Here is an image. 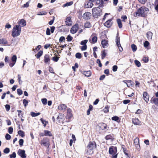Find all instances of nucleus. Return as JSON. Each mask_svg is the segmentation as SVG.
Wrapping results in <instances>:
<instances>
[{
    "label": "nucleus",
    "instance_id": "c03bdc74",
    "mask_svg": "<svg viewBox=\"0 0 158 158\" xmlns=\"http://www.w3.org/2000/svg\"><path fill=\"white\" fill-rule=\"evenodd\" d=\"M150 43L148 41L144 42L143 45L145 48H147L149 45Z\"/></svg>",
    "mask_w": 158,
    "mask_h": 158
},
{
    "label": "nucleus",
    "instance_id": "aec40b11",
    "mask_svg": "<svg viewBox=\"0 0 158 158\" xmlns=\"http://www.w3.org/2000/svg\"><path fill=\"white\" fill-rule=\"evenodd\" d=\"M101 44L103 48H105L106 47L108 44L107 41L106 40H102L101 42Z\"/></svg>",
    "mask_w": 158,
    "mask_h": 158
},
{
    "label": "nucleus",
    "instance_id": "79ce46f5",
    "mask_svg": "<svg viewBox=\"0 0 158 158\" xmlns=\"http://www.w3.org/2000/svg\"><path fill=\"white\" fill-rule=\"evenodd\" d=\"M17 112H18V116L20 118L23 117V113H22V111L21 110H17Z\"/></svg>",
    "mask_w": 158,
    "mask_h": 158
},
{
    "label": "nucleus",
    "instance_id": "4be33fe9",
    "mask_svg": "<svg viewBox=\"0 0 158 158\" xmlns=\"http://www.w3.org/2000/svg\"><path fill=\"white\" fill-rule=\"evenodd\" d=\"M44 135L46 136H52V134L51 133V132L48 130H44Z\"/></svg>",
    "mask_w": 158,
    "mask_h": 158
},
{
    "label": "nucleus",
    "instance_id": "f8f14e48",
    "mask_svg": "<svg viewBox=\"0 0 158 158\" xmlns=\"http://www.w3.org/2000/svg\"><path fill=\"white\" fill-rule=\"evenodd\" d=\"M98 126L102 130L105 131L108 130L107 129V125L106 124L104 123H101L99 124Z\"/></svg>",
    "mask_w": 158,
    "mask_h": 158
},
{
    "label": "nucleus",
    "instance_id": "864d4df0",
    "mask_svg": "<svg viewBox=\"0 0 158 158\" xmlns=\"http://www.w3.org/2000/svg\"><path fill=\"white\" fill-rule=\"evenodd\" d=\"M13 131V129L12 127H9L8 129V132L10 134H11Z\"/></svg>",
    "mask_w": 158,
    "mask_h": 158
},
{
    "label": "nucleus",
    "instance_id": "f704fd0d",
    "mask_svg": "<svg viewBox=\"0 0 158 158\" xmlns=\"http://www.w3.org/2000/svg\"><path fill=\"white\" fill-rule=\"evenodd\" d=\"M62 116H58L57 117V119L59 123H63V118L61 117Z\"/></svg>",
    "mask_w": 158,
    "mask_h": 158
},
{
    "label": "nucleus",
    "instance_id": "8fccbe9b",
    "mask_svg": "<svg viewBox=\"0 0 158 158\" xmlns=\"http://www.w3.org/2000/svg\"><path fill=\"white\" fill-rule=\"evenodd\" d=\"M87 42H88V40H85L82 41L81 42L80 44L82 45H86V44Z\"/></svg>",
    "mask_w": 158,
    "mask_h": 158
},
{
    "label": "nucleus",
    "instance_id": "69168bd1",
    "mask_svg": "<svg viewBox=\"0 0 158 158\" xmlns=\"http://www.w3.org/2000/svg\"><path fill=\"white\" fill-rule=\"evenodd\" d=\"M123 151L124 152V153L127 156V158H130V156H129L128 155V154L126 152V149L124 148L123 147Z\"/></svg>",
    "mask_w": 158,
    "mask_h": 158
},
{
    "label": "nucleus",
    "instance_id": "0e129e2a",
    "mask_svg": "<svg viewBox=\"0 0 158 158\" xmlns=\"http://www.w3.org/2000/svg\"><path fill=\"white\" fill-rule=\"evenodd\" d=\"M118 67L117 65H114L112 67V70L113 72H116L117 71Z\"/></svg>",
    "mask_w": 158,
    "mask_h": 158
},
{
    "label": "nucleus",
    "instance_id": "4468645a",
    "mask_svg": "<svg viewBox=\"0 0 158 158\" xmlns=\"http://www.w3.org/2000/svg\"><path fill=\"white\" fill-rule=\"evenodd\" d=\"M112 20V19L108 20L104 24V26L108 28L110 27L113 23Z\"/></svg>",
    "mask_w": 158,
    "mask_h": 158
},
{
    "label": "nucleus",
    "instance_id": "680f3d73",
    "mask_svg": "<svg viewBox=\"0 0 158 158\" xmlns=\"http://www.w3.org/2000/svg\"><path fill=\"white\" fill-rule=\"evenodd\" d=\"M24 140L22 139H20L19 140V145L20 146H22L23 145Z\"/></svg>",
    "mask_w": 158,
    "mask_h": 158
},
{
    "label": "nucleus",
    "instance_id": "1a4fd4ad",
    "mask_svg": "<svg viewBox=\"0 0 158 158\" xmlns=\"http://www.w3.org/2000/svg\"><path fill=\"white\" fill-rule=\"evenodd\" d=\"M91 16V13L87 12L84 13L83 16V18L86 20H88L90 19V17Z\"/></svg>",
    "mask_w": 158,
    "mask_h": 158
},
{
    "label": "nucleus",
    "instance_id": "bb28decb",
    "mask_svg": "<svg viewBox=\"0 0 158 158\" xmlns=\"http://www.w3.org/2000/svg\"><path fill=\"white\" fill-rule=\"evenodd\" d=\"M117 22L119 28H121L122 27L123 25L122 24L121 19H117Z\"/></svg>",
    "mask_w": 158,
    "mask_h": 158
},
{
    "label": "nucleus",
    "instance_id": "2eb2a0df",
    "mask_svg": "<svg viewBox=\"0 0 158 158\" xmlns=\"http://www.w3.org/2000/svg\"><path fill=\"white\" fill-rule=\"evenodd\" d=\"M132 122L133 124L135 125H141V123L139 120L136 118L132 119Z\"/></svg>",
    "mask_w": 158,
    "mask_h": 158
},
{
    "label": "nucleus",
    "instance_id": "3c124183",
    "mask_svg": "<svg viewBox=\"0 0 158 158\" xmlns=\"http://www.w3.org/2000/svg\"><path fill=\"white\" fill-rule=\"evenodd\" d=\"M5 139L7 140H9L11 138V136L9 134L7 133L5 136Z\"/></svg>",
    "mask_w": 158,
    "mask_h": 158
},
{
    "label": "nucleus",
    "instance_id": "e2e57ef3",
    "mask_svg": "<svg viewBox=\"0 0 158 158\" xmlns=\"http://www.w3.org/2000/svg\"><path fill=\"white\" fill-rule=\"evenodd\" d=\"M51 31L49 28L48 27L46 29V34L47 35H50L51 34Z\"/></svg>",
    "mask_w": 158,
    "mask_h": 158
},
{
    "label": "nucleus",
    "instance_id": "603ef678",
    "mask_svg": "<svg viewBox=\"0 0 158 158\" xmlns=\"http://www.w3.org/2000/svg\"><path fill=\"white\" fill-rule=\"evenodd\" d=\"M47 13L45 11H43L40 12L38 14V15H46Z\"/></svg>",
    "mask_w": 158,
    "mask_h": 158
},
{
    "label": "nucleus",
    "instance_id": "c85d7f7f",
    "mask_svg": "<svg viewBox=\"0 0 158 158\" xmlns=\"http://www.w3.org/2000/svg\"><path fill=\"white\" fill-rule=\"evenodd\" d=\"M7 43L6 40L5 39L2 38L0 39V44H6Z\"/></svg>",
    "mask_w": 158,
    "mask_h": 158
},
{
    "label": "nucleus",
    "instance_id": "09e8293b",
    "mask_svg": "<svg viewBox=\"0 0 158 158\" xmlns=\"http://www.w3.org/2000/svg\"><path fill=\"white\" fill-rule=\"evenodd\" d=\"M41 101L44 105H45L47 103V100L46 98H42L41 99Z\"/></svg>",
    "mask_w": 158,
    "mask_h": 158
},
{
    "label": "nucleus",
    "instance_id": "13d9d810",
    "mask_svg": "<svg viewBox=\"0 0 158 158\" xmlns=\"http://www.w3.org/2000/svg\"><path fill=\"white\" fill-rule=\"evenodd\" d=\"M112 136L111 135H107L105 138V139L107 140L112 139Z\"/></svg>",
    "mask_w": 158,
    "mask_h": 158
},
{
    "label": "nucleus",
    "instance_id": "49530a36",
    "mask_svg": "<svg viewBox=\"0 0 158 158\" xmlns=\"http://www.w3.org/2000/svg\"><path fill=\"white\" fill-rule=\"evenodd\" d=\"M66 39H67L68 41L70 42L72 40L73 38L70 35H69L67 36Z\"/></svg>",
    "mask_w": 158,
    "mask_h": 158
},
{
    "label": "nucleus",
    "instance_id": "412c9836",
    "mask_svg": "<svg viewBox=\"0 0 158 158\" xmlns=\"http://www.w3.org/2000/svg\"><path fill=\"white\" fill-rule=\"evenodd\" d=\"M66 107L67 106L66 105L62 104L59 106L58 107V108L59 110H65Z\"/></svg>",
    "mask_w": 158,
    "mask_h": 158
},
{
    "label": "nucleus",
    "instance_id": "37998d69",
    "mask_svg": "<svg viewBox=\"0 0 158 158\" xmlns=\"http://www.w3.org/2000/svg\"><path fill=\"white\" fill-rule=\"evenodd\" d=\"M106 55V52L105 50H103L102 52V59H103Z\"/></svg>",
    "mask_w": 158,
    "mask_h": 158
},
{
    "label": "nucleus",
    "instance_id": "c756f323",
    "mask_svg": "<svg viewBox=\"0 0 158 158\" xmlns=\"http://www.w3.org/2000/svg\"><path fill=\"white\" fill-rule=\"evenodd\" d=\"M40 120L43 125L45 127L47 124L48 123V121H46L43 118H41L40 119Z\"/></svg>",
    "mask_w": 158,
    "mask_h": 158
},
{
    "label": "nucleus",
    "instance_id": "ea45409f",
    "mask_svg": "<svg viewBox=\"0 0 158 158\" xmlns=\"http://www.w3.org/2000/svg\"><path fill=\"white\" fill-rule=\"evenodd\" d=\"M134 63L138 67H140L141 65L140 62L137 60H135Z\"/></svg>",
    "mask_w": 158,
    "mask_h": 158
},
{
    "label": "nucleus",
    "instance_id": "bf43d9fd",
    "mask_svg": "<svg viewBox=\"0 0 158 158\" xmlns=\"http://www.w3.org/2000/svg\"><path fill=\"white\" fill-rule=\"evenodd\" d=\"M5 107L6 109V110L7 111H8L10 110V105L9 104H6V105H5Z\"/></svg>",
    "mask_w": 158,
    "mask_h": 158
},
{
    "label": "nucleus",
    "instance_id": "5fc2aeb1",
    "mask_svg": "<svg viewBox=\"0 0 158 158\" xmlns=\"http://www.w3.org/2000/svg\"><path fill=\"white\" fill-rule=\"evenodd\" d=\"M28 102L27 100L25 99H24L23 100V103L25 107H26L28 104Z\"/></svg>",
    "mask_w": 158,
    "mask_h": 158
},
{
    "label": "nucleus",
    "instance_id": "473e14b6",
    "mask_svg": "<svg viewBox=\"0 0 158 158\" xmlns=\"http://www.w3.org/2000/svg\"><path fill=\"white\" fill-rule=\"evenodd\" d=\"M131 47L132 50L133 52H135L136 51L137 47L136 45L134 44H132L131 45Z\"/></svg>",
    "mask_w": 158,
    "mask_h": 158
},
{
    "label": "nucleus",
    "instance_id": "e433bc0d",
    "mask_svg": "<svg viewBox=\"0 0 158 158\" xmlns=\"http://www.w3.org/2000/svg\"><path fill=\"white\" fill-rule=\"evenodd\" d=\"M91 25L89 22H87L85 23L84 25L85 27V28H89L91 27Z\"/></svg>",
    "mask_w": 158,
    "mask_h": 158
},
{
    "label": "nucleus",
    "instance_id": "423d86ee",
    "mask_svg": "<svg viewBox=\"0 0 158 158\" xmlns=\"http://www.w3.org/2000/svg\"><path fill=\"white\" fill-rule=\"evenodd\" d=\"M115 42L116 45L118 48L120 52H122L123 50V48L121 46L120 42V37L119 36V34L118 33H117L116 35V39Z\"/></svg>",
    "mask_w": 158,
    "mask_h": 158
},
{
    "label": "nucleus",
    "instance_id": "dca6fc26",
    "mask_svg": "<svg viewBox=\"0 0 158 158\" xmlns=\"http://www.w3.org/2000/svg\"><path fill=\"white\" fill-rule=\"evenodd\" d=\"M67 26L66 25H61L58 27V31L59 32H65L67 31Z\"/></svg>",
    "mask_w": 158,
    "mask_h": 158
},
{
    "label": "nucleus",
    "instance_id": "6ab92c4d",
    "mask_svg": "<svg viewBox=\"0 0 158 158\" xmlns=\"http://www.w3.org/2000/svg\"><path fill=\"white\" fill-rule=\"evenodd\" d=\"M94 4L92 2L89 1L86 2L85 4V6L86 8H89L92 7L93 6Z\"/></svg>",
    "mask_w": 158,
    "mask_h": 158
},
{
    "label": "nucleus",
    "instance_id": "f3484780",
    "mask_svg": "<svg viewBox=\"0 0 158 158\" xmlns=\"http://www.w3.org/2000/svg\"><path fill=\"white\" fill-rule=\"evenodd\" d=\"M50 56L48 54H46L44 56V61L45 63L48 64L50 61Z\"/></svg>",
    "mask_w": 158,
    "mask_h": 158
},
{
    "label": "nucleus",
    "instance_id": "2f4dec72",
    "mask_svg": "<svg viewBox=\"0 0 158 158\" xmlns=\"http://www.w3.org/2000/svg\"><path fill=\"white\" fill-rule=\"evenodd\" d=\"M30 113L32 117H35L37 116L40 114V112L35 113L33 112H31Z\"/></svg>",
    "mask_w": 158,
    "mask_h": 158
},
{
    "label": "nucleus",
    "instance_id": "338daca9",
    "mask_svg": "<svg viewBox=\"0 0 158 158\" xmlns=\"http://www.w3.org/2000/svg\"><path fill=\"white\" fill-rule=\"evenodd\" d=\"M87 48V46L86 45H83L81 47V49L82 51L85 50Z\"/></svg>",
    "mask_w": 158,
    "mask_h": 158
},
{
    "label": "nucleus",
    "instance_id": "a19ab883",
    "mask_svg": "<svg viewBox=\"0 0 158 158\" xmlns=\"http://www.w3.org/2000/svg\"><path fill=\"white\" fill-rule=\"evenodd\" d=\"M75 57L77 59H81L82 57V55L80 52H77L75 54Z\"/></svg>",
    "mask_w": 158,
    "mask_h": 158
},
{
    "label": "nucleus",
    "instance_id": "f257e3e1",
    "mask_svg": "<svg viewBox=\"0 0 158 158\" xmlns=\"http://www.w3.org/2000/svg\"><path fill=\"white\" fill-rule=\"evenodd\" d=\"M21 31V27L19 25L15 26L12 31L11 35L13 37L18 36L20 35Z\"/></svg>",
    "mask_w": 158,
    "mask_h": 158
},
{
    "label": "nucleus",
    "instance_id": "4c0bfd02",
    "mask_svg": "<svg viewBox=\"0 0 158 158\" xmlns=\"http://www.w3.org/2000/svg\"><path fill=\"white\" fill-rule=\"evenodd\" d=\"M155 4V9L157 11H158V0H156L154 2Z\"/></svg>",
    "mask_w": 158,
    "mask_h": 158
},
{
    "label": "nucleus",
    "instance_id": "4d7b16f0",
    "mask_svg": "<svg viewBox=\"0 0 158 158\" xmlns=\"http://www.w3.org/2000/svg\"><path fill=\"white\" fill-rule=\"evenodd\" d=\"M59 57L57 56H53L52 57V60L56 62L58 61L59 59Z\"/></svg>",
    "mask_w": 158,
    "mask_h": 158
},
{
    "label": "nucleus",
    "instance_id": "5701e85b",
    "mask_svg": "<svg viewBox=\"0 0 158 158\" xmlns=\"http://www.w3.org/2000/svg\"><path fill=\"white\" fill-rule=\"evenodd\" d=\"M43 54V51L42 50L40 51L37 53L35 55V56L37 59H39L42 55Z\"/></svg>",
    "mask_w": 158,
    "mask_h": 158
},
{
    "label": "nucleus",
    "instance_id": "72a5a7b5",
    "mask_svg": "<svg viewBox=\"0 0 158 158\" xmlns=\"http://www.w3.org/2000/svg\"><path fill=\"white\" fill-rule=\"evenodd\" d=\"M73 3V1H70L69 2H67L63 5V7H65L66 6H68L72 5Z\"/></svg>",
    "mask_w": 158,
    "mask_h": 158
},
{
    "label": "nucleus",
    "instance_id": "b1692460",
    "mask_svg": "<svg viewBox=\"0 0 158 158\" xmlns=\"http://www.w3.org/2000/svg\"><path fill=\"white\" fill-rule=\"evenodd\" d=\"M120 118L117 116H114L111 118L112 120L116 121L117 122H120Z\"/></svg>",
    "mask_w": 158,
    "mask_h": 158
},
{
    "label": "nucleus",
    "instance_id": "cd10ccee",
    "mask_svg": "<svg viewBox=\"0 0 158 158\" xmlns=\"http://www.w3.org/2000/svg\"><path fill=\"white\" fill-rule=\"evenodd\" d=\"M93 106L91 105H90L89 106V108L87 111V114L89 115L90 114V111L93 110Z\"/></svg>",
    "mask_w": 158,
    "mask_h": 158
},
{
    "label": "nucleus",
    "instance_id": "9b49d317",
    "mask_svg": "<svg viewBox=\"0 0 158 158\" xmlns=\"http://www.w3.org/2000/svg\"><path fill=\"white\" fill-rule=\"evenodd\" d=\"M117 152V148L116 147L112 146L110 147L109 152L110 154L112 155L113 153L115 154Z\"/></svg>",
    "mask_w": 158,
    "mask_h": 158
},
{
    "label": "nucleus",
    "instance_id": "7ed1b4c3",
    "mask_svg": "<svg viewBox=\"0 0 158 158\" xmlns=\"http://www.w3.org/2000/svg\"><path fill=\"white\" fill-rule=\"evenodd\" d=\"M100 7L99 6L98 7H94L92 9V14L94 18H98L102 15V11Z\"/></svg>",
    "mask_w": 158,
    "mask_h": 158
},
{
    "label": "nucleus",
    "instance_id": "6e6552de",
    "mask_svg": "<svg viewBox=\"0 0 158 158\" xmlns=\"http://www.w3.org/2000/svg\"><path fill=\"white\" fill-rule=\"evenodd\" d=\"M18 154L22 158H25L26 157L27 155L25 153V151L24 150L19 149Z\"/></svg>",
    "mask_w": 158,
    "mask_h": 158
},
{
    "label": "nucleus",
    "instance_id": "20e7f679",
    "mask_svg": "<svg viewBox=\"0 0 158 158\" xmlns=\"http://www.w3.org/2000/svg\"><path fill=\"white\" fill-rule=\"evenodd\" d=\"M135 13L136 15L143 17H147L148 14V12H145L143 6L139 8L138 10L135 12Z\"/></svg>",
    "mask_w": 158,
    "mask_h": 158
},
{
    "label": "nucleus",
    "instance_id": "de8ad7c7",
    "mask_svg": "<svg viewBox=\"0 0 158 158\" xmlns=\"http://www.w3.org/2000/svg\"><path fill=\"white\" fill-rule=\"evenodd\" d=\"M10 152V149L8 148H6L3 150V152L4 153L6 154H7L9 153Z\"/></svg>",
    "mask_w": 158,
    "mask_h": 158
},
{
    "label": "nucleus",
    "instance_id": "774afa93",
    "mask_svg": "<svg viewBox=\"0 0 158 158\" xmlns=\"http://www.w3.org/2000/svg\"><path fill=\"white\" fill-rule=\"evenodd\" d=\"M30 0L27 2L25 4L23 5V7L24 8L27 7L29 6Z\"/></svg>",
    "mask_w": 158,
    "mask_h": 158
},
{
    "label": "nucleus",
    "instance_id": "9d476101",
    "mask_svg": "<svg viewBox=\"0 0 158 158\" xmlns=\"http://www.w3.org/2000/svg\"><path fill=\"white\" fill-rule=\"evenodd\" d=\"M17 59V56L16 55H14L11 58L12 63H10L9 64V66L12 67L15 64Z\"/></svg>",
    "mask_w": 158,
    "mask_h": 158
},
{
    "label": "nucleus",
    "instance_id": "7c9ffc66",
    "mask_svg": "<svg viewBox=\"0 0 158 158\" xmlns=\"http://www.w3.org/2000/svg\"><path fill=\"white\" fill-rule=\"evenodd\" d=\"M18 133V135L21 136L22 137H23L25 136L24 132L22 130H20L19 131Z\"/></svg>",
    "mask_w": 158,
    "mask_h": 158
},
{
    "label": "nucleus",
    "instance_id": "393cba45",
    "mask_svg": "<svg viewBox=\"0 0 158 158\" xmlns=\"http://www.w3.org/2000/svg\"><path fill=\"white\" fill-rule=\"evenodd\" d=\"M19 24L22 25V26H25L26 25V20L23 19L20 20Z\"/></svg>",
    "mask_w": 158,
    "mask_h": 158
},
{
    "label": "nucleus",
    "instance_id": "a18cd8bd",
    "mask_svg": "<svg viewBox=\"0 0 158 158\" xmlns=\"http://www.w3.org/2000/svg\"><path fill=\"white\" fill-rule=\"evenodd\" d=\"M9 156L10 158H15L16 156V154L15 152H14L13 153L9 155Z\"/></svg>",
    "mask_w": 158,
    "mask_h": 158
},
{
    "label": "nucleus",
    "instance_id": "a878e982",
    "mask_svg": "<svg viewBox=\"0 0 158 158\" xmlns=\"http://www.w3.org/2000/svg\"><path fill=\"white\" fill-rule=\"evenodd\" d=\"M152 34L151 31H148L147 33V36L148 40L152 39Z\"/></svg>",
    "mask_w": 158,
    "mask_h": 158
},
{
    "label": "nucleus",
    "instance_id": "6e6d98bb",
    "mask_svg": "<svg viewBox=\"0 0 158 158\" xmlns=\"http://www.w3.org/2000/svg\"><path fill=\"white\" fill-rule=\"evenodd\" d=\"M17 92L18 94L19 95H22L23 93L22 90L20 89H17Z\"/></svg>",
    "mask_w": 158,
    "mask_h": 158
},
{
    "label": "nucleus",
    "instance_id": "f03ea898",
    "mask_svg": "<svg viewBox=\"0 0 158 158\" xmlns=\"http://www.w3.org/2000/svg\"><path fill=\"white\" fill-rule=\"evenodd\" d=\"M96 144L94 141H90L88 145L87 148V153L89 155H91L94 153L93 150L94 148H96Z\"/></svg>",
    "mask_w": 158,
    "mask_h": 158
},
{
    "label": "nucleus",
    "instance_id": "39448f33",
    "mask_svg": "<svg viewBox=\"0 0 158 158\" xmlns=\"http://www.w3.org/2000/svg\"><path fill=\"white\" fill-rule=\"evenodd\" d=\"M41 145H43L44 146L48 148L49 147V141L47 138H44L43 139L40 141Z\"/></svg>",
    "mask_w": 158,
    "mask_h": 158
},
{
    "label": "nucleus",
    "instance_id": "c9c22d12",
    "mask_svg": "<svg viewBox=\"0 0 158 158\" xmlns=\"http://www.w3.org/2000/svg\"><path fill=\"white\" fill-rule=\"evenodd\" d=\"M152 102L156 105L158 106V98H154L152 99Z\"/></svg>",
    "mask_w": 158,
    "mask_h": 158
},
{
    "label": "nucleus",
    "instance_id": "58836bf2",
    "mask_svg": "<svg viewBox=\"0 0 158 158\" xmlns=\"http://www.w3.org/2000/svg\"><path fill=\"white\" fill-rule=\"evenodd\" d=\"M98 38L96 36H94L92 39V41L93 44H94L97 41Z\"/></svg>",
    "mask_w": 158,
    "mask_h": 158
},
{
    "label": "nucleus",
    "instance_id": "052dcab7",
    "mask_svg": "<svg viewBox=\"0 0 158 158\" xmlns=\"http://www.w3.org/2000/svg\"><path fill=\"white\" fill-rule=\"evenodd\" d=\"M65 38L64 37L62 36H61L59 40V41L60 42H62L63 41H64L65 40Z\"/></svg>",
    "mask_w": 158,
    "mask_h": 158
},
{
    "label": "nucleus",
    "instance_id": "0eeeda50",
    "mask_svg": "<svg viewBox=\"0 0 158 158\" xmlns=\"http://www.w3.org/2000/svg\"><path fill=\"white\" fill-rule=\"evenodd\" d=\"M78 28V24L76 23L71 29L70 32L73 34H74L77 31Z\"/></svg>",
    "mask_w": 158,
    "mask_h": 158
},
{
    "label": "nucleus",
    "instance_id": "ddd939ff",
    "mask_svg": "<svg viewBox=\"0 0 158 158\" xmlns=\"http://www.w3.org/2000/svg\"><path fill=\"white\" fill-rule=\"evenodd\" d=\"M143 98L145 101L148 103L149 101V96L148 94V93L146 92H144L143 94Z\"/></svg>",
    "mask_w": 158,
    "mask_h": 158
},
{
    "label": "nucleus",
    "instance_id": "a211bd4d",
    "mask_svg": "<svg viewBox=\"0 0 158 158\" xmlns=\"http://www.w3.org/2000/svg\"><path fill=\"white\" fill-rule=\"evenodd\" d=\"M81 72L86 77H90L91 75V72L90 70L82 71Z\"/></svg>",
    "mask_w": 158,
    "mask_h": 158
}]
</instances>
